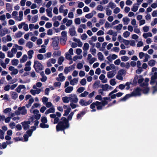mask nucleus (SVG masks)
I'll return each instance as SVG.
<instances>
[{
    "label": "nucleus",
    "instance_id": "f257e3e1",
    "mask_svg": "<svg viewBox=\"0 0 157 157\" xmlns=\"http://www.w3.org/2000/svg\"><path fill=\"white\" fill-rule=\"evenodd\" d=\"M74 114L73 112H71L68 116L67 119L65 117L61 118V121L58 123L56 126L57 131L64 130L69 128V124L68 121H70L71 120Z\"/></svg>",
    "mask_w": 157,
    "mask_h": 157
},
{
    "label": "nucleus",
    "instance_id": "f03ea898",
    "mask_svg": "<svg viewBox=\"0 0 157 157\" xmlns=\"http://www.w3.org/2000/svg\"><path fill=\"white\" fill-rule=\"evenodd\" d=\"M157 68L153 67L152 68V76L151 78L150 82L151 84L153 85L155 84V86L154 87V90L153 94H155L157 91V72H156Z\"/></svg>",
    "mask_w": 157,
    "mask_h": 157
},
{
    "label": "nucleus",
    "instance_id": "7ed1b4c3",
    "mask_svg": "<svg viewBox=\"0 0 157 157\" xmlns=\"http://www.w3.org/2000/svg\"><path fill=\"white\" fill-rule=\"evenodd\" d=\"M141 89L139 88H137L134 90L131 94H127L123 98H121L120 99V101H124L131 97L140 96L141 95Z\"/></svg>",
    "mask_w": 157,
    "mask_h": 157
},
{
    "label": "nucleus",
    "instance_id": "20e7f679",
    "mask_svg": "<svg viewBox=\"0 0 157 157\" xmlns=\"http://www.w3.org/2000/svg\"><path fill=\"white\" fill-rule=\"evenodd\" d=\"M149 81V78H145L144 82L140 84V86L142 88L143 92L144 94H147L149 90V89L147 87L148 85V82Z\"/></svg>",
    "mask_w": 157,
    "mask_h": 157
},
{
    "label": "nucleus",
    "instance_id": "39448f33",
    "mask_svg": "<svg viewBox=\"0 0 157 157\" xmlns=\"http://www.w3.org/2000/svg\"><path fill=\"white\" fill-rule=\"evenodd\" d=\"M31 129L28 130L26 133L24 135V140L25 141H28L29 137L32 136L33 132L35 130L36 128V126H34L31 127Z\"/></svg>",
    "mask_w": 157,
    "mask_h": 157
},
{
    "label": "nucleus",
    "instance_id": "423d86ee",
    "mask_svg": "<svg viewBox=\"0 0 157 157\" xmlns=\"http://www.w3.org/2000/svg\"><path fill=\"white\" fill-rule=\"evenodd\" d=\"M33 67L36 72H38L42 70L43 68V65L37 60L34 61Z\"/></svg>",
    "mask_w": 157,
    "mask_h": 157
},
{
    "label": "nucleus",
    "instance_id": "0eeeda50",
    "mask_svg": "<svg viewBox=\"0 0 157 157\" xmlns=\"http://www.w3.org/2000/svg\"><path fill=\"white\" fill-rule=\"evenodd\" d=\"M53 40L52 46L55 50H58L59 49L58 44L59 43V39L57 37H55L52 38Z\"/></svg>",
    "mask_w": 157,
    "mask_h": 157
},
{
    "label": "nucleus",
    "instance_id": "6e6552de",
    "mask_svg": "<svg viewBox=\"0 0 157 157\" xmlns=\"http://www.w3.org/2000/svg\"><path fill=\"white\" fill-rule=\"evenodd\" d=\"M125 75V71L123 70H121L118 71L116 78L118 80H122L123 79V77Z\"/></svg>",
    "mask_w": 157,
    "mask_h": 157
},
{
    "label": "nucleus",
    "instance_id": "1a4fd4ad",
    "mask_svg": "<svg viewBox=\"0 0 157 157\" xmlns=\"http://www.w3.org/2000/svg\"><path fill=\"white\" fill-rule=\"evenodd\" d=\"M144 81V78L142 75L136 76L134 79L133 82L135 83L138 82V83H141Z\"/></svg>",
    "mask_w": 157,
    "mask_h": 157
},
{
    "label": "nucleus",
    "instance_id": "9d476101",
    "mask_svg": "<svg viewBox=\"0 0 157 157\" xmlns=\"http://www.w3.org/2000/svg\"><path fill=\"white\" fill-rule=\"evenodd\" d=\"M69 97L71 102L76 103L78 102V99L76 94H71Z\"/></svg>",
    "mask_w": 157,
    "mask_h": 157
},
{
    "label": "nucleus",
    "instance_id": "9b49d317",
    "mask_svg": "<svg viewBox=\"0 0 157 157\" xmlns=\"http://www.w3.org/2000/svg\"><path fill=\"white\" fill-rule=\"evenodd\" d=\"M92 102V101L91 99L88 101H86L83 99H81L79 101V103L82 106H86L90 104Z\"/></svg>",
    "mask_w": 157,
    "mask_h": 157
},
{
    "label": "nucleus",
    "instance_id": "f8f14e48",
    "mask_svg": "<svg viewBox=\"0 0 157 157\" xmlns=\"http://www.w3.org/2000/svg\"><path fill=\"white\" fill-rule=\"evenodd\" d=\"M21 124L24 129L27 130L29 127V124H32L29 119V121L22 122L21 123Z\"/></svg>",
    "mask_w": 157,
    "mask_h": 157
},
{
    "label": "nucleus",
    "instance_id": "ddd939ff",
    "mask_svg": "<svg viewBox=\"0 0 157 157\" xmlns=\"http://www.w3.org/2000/svg\"><path fill=\"white\" fill-rule=\"evenodd\" d=\"M9 70L11 71V75H15L17 74L18 73V71L17 69L12 66H10L9 67Z\"/></svg>",
    "mask_w": 157,
    "mask_h": 157
},
{
    "label": "nucleus",
    "instance_id": "4468645a",
    "mask_svg": "<svg viewBox=\"0 0 157 157\" xmlns=\"http://www.w3.org/2000/svg\"><path fill=\"white\" fill-rule=\"evenodd\" d=\"M65 79V77L63 75V73H61L58 75V77L56 78L57 81L59 82H63Z\"/></svg>",
    "mask_w": 157,
    "mask_h": 157
},
{
    "label": "nucleus",
    "instance_id": "2eb2a0df",
    "mask_svg": "<svg viewBox=\"0 0 157 157\" xmlns=\"http://www.w3.org/2000/svg\"><path fill=\"white\" fill-rule=\"evenodd\" d=\"M56 62V59L53 58L49 59L47 62V66L48 67H50L52 66V64H54Z\"/></svg>",
    "mask_w": 157,
    "mask_h": 157
},
{
    "label": "nucleus",
    "instance_id": "dca6fc26",
    "mask_svg": "<svg viewBox=\"0 0 157 157\" xmlns=\"http://www.w3.org/2000/svg\"><path fill=\"white\" fill-rule=\"evenodd\" d=\"M116 74V73L114 71H109L107 73V77L109 78H112Z\"/></svg>",
    "mask_w": 157,
    "mask_h": 157
},
{
    "label": "nucleus",
    "instance_id": "f3484780",
    "mask_svg": "<svg viewBox=\"0 0 157 157\" xmlns=\"http://www.w3.org/2000/svg\"><path fill=\"white\" fill-rule=\"evenodd\" d=\"M31 64V62L30 61H28L26 63L24 70L26 71H29L31 70V68L30 66Z\"/></svg>",
    "mask_w": 157,
    "mask_h": 157
},
{
    "label": "nucleus",
    "instance_id": "a211bd4d",
    "mask_svg": "<svg viewBox=\"0 0 157 157\" xmlns=\"http://www.w3.org/2000/svg\"><path fill=\"white\" fill-rule=\"evenodd\" d=\"M36 90H31L30 91V93L33 95H35L36 94H39L41 92L40 89H37Z\"/></svg>",
    "mask_w": 157,
    "mask_h": 157
},
{
    "label": "nucleus",
    "instance_id": "6ab92c4d",
    "mask_svg": "<svg viewBox=\"0 0 157 157\" xmlns=\"http://www.w3.org/2000/svg\"><path fill=\"white\" fill-rule=\"evenodd\" d=\"M20 107L18 108V110L15 111V113L10 112L9 114V117H11V118L15 116L16 115H18L19 114Z\"/></svg>",
    "mask_w": 157,
    "mask_h": 157
},
{
    "label": "nucleus",
    "instance_id": "aec40b11",
    "mask_svg": "<svg viewBox=\"0 0 157 157\" xmlns=\"http://www.w3.org/2000/svg\"><path fill=\"white\" fill-rule=\"evenodd\" d=\"M99 79L101 80L103 83H106L107 82V78H105V76L103 74H101L99 77Z\"/></svg>",
    "mask_w": 157,
    "mask_h": 157
},
{
    "label": "nucleus",
    "instance_id": "412c9836",
    "mask_svg": "<svg viewBox=\"0 0 157 157\" xmlns=\"http://www.w3.org/2000/svg\"><path fill=\"white\" fill-rule=\"evenodd\" d=\"M103 99L104 100L101 102L103 107H104L106 105L108 104V102L107 101H111V99L109 97H104L103 98Z\"/></svg>",
    "mask_w": 157,
    "mask_h": 157
},
{
    "label": "nucleus",
    "instance_id": "4be33fe9",
    "mask_svg": "<svg viewBox=\"0 0 157 157\" xmlns=\"http://www.w3.org/2000/svg\"><path fill=\"white\" fill-rule=\"evenodd\" d=\"M69 33L70 35L72 36L75 35L76 33L74 27L73 26L69 30Z\"/></svg>",
    "mask_w": 157,
    "mask_h": 157
},
{
    "label": "nucleus",
    "instance_id": "5701e85b",
    "mask_svg": "<svg viewBox=\"0 0 157 157\" xmlns=\"http://www.w3.org/2000/svg\"><path fill=\"white\" fill-rule=\"evenodd\" d=\"M78 78H74L73 79L70 81V84L73 86L76 85L78 83Z\"/></svg>",
    "mask_w": 157,
    "mask_h": 157
},
{
    "label": "nucleus",
    "instance_id": "b1692460",
    "mask_svg": "<svg viewBox=\"0 0 157 157\" xmlns=\"http://www.w3.org/2000/svg\"><path fill=\"white\" fill-rule=\"evenodd\" d=\"M8 33V29H4L0 30V36H3L7 34Z\"/></svg>",
    "mask_w": 157,
    "mask_h": 157
},
{
    "label": "nucleus",
    "instance_id": "393cba45",
    "mask_svg": "<svg viewBox=\"0 0 157 157\" xmlns=\"http://www.w3.org/2000/svg\"><path fill=\"white\" fill-rule=\"evenodd\" d=\"M55 112V109L54 106H52L48 109L45 112V114L47 115L50 113H53Z\"/></svg>",
    "mask_w": 157,
    "mask_h": 157
},
{
    "label": "nucleus",
    "instance_id": "a878e982",
    "mask_svg": "<svg viewBox=\"0 0 157 157\" xmlns=\"http://www.w3.org/2000/svg\"><path fill=\"white\" fill-rule=\"evenodd\" d=\"M102 88L104 91H108V90L112 89V87L108 84H105L102 86Z\"/></svg>",
    "mask_w": 157,
    "mask_h": 157
},
{
    "label": "nucleus",
    "instance_id": "bb28decb",
    "mask_svg": "<svg viewBox=\"0 0 157 157\" xmlns=\"http://www.w3.org/2000/svg\"><path fill=\"white\" fill-rule=\"evenodd\" d=\"M96 106L98 110L101 109L103 107L101 102L98 101H96Z\"/></svg>",
    "mask_w": 157,
    "mask_h": 157
},
{
    "label": "nucleus",
    "instance_id": "cd10ccee",
    "mask_svg": "<svg viewBox=\"0 0 157 157\" xmlns=\"http://www.w3.org/2000/svg\"><path fill=\"white\" fill-rule=\"evenodd\" d=\"M22 27L26 31H27L29 30L28 25L25 24L24 22H22L20 24V28Z\"/></svg>",
    "mask_w": 157,
    "mask_h": 157
},
{
    "label": "nucleus",
    "instance_id": "c85d7f7f",
    "mask_svg": "<svg viewBox=\"0 0 157 157\" xmlns=\"http://www.w3.org/2000/svg\"><path fill=\"white\" fill-rule=\"evenodd\" d=\"M30 121L31 122V124H32V123L34 122V124L36 126H37L39 124V121H38L37 120L35 119L34 118V117L33 116L31 117L30 118Z\"/></svg>",
    "mask_w": 157,
    "mask_h": 157
},
{
    "label": "nucleus",
    "instance_id": "c756f323",
    "mask_svg": "<svg viewBox=\"0 0 157 157\" xmlns=\"http://www.w3.org/2000/svg\"><path fill=\"white\" fill-rule=\"evenodd\" d=\"M98 59L100 61H103L104 60V56L101 52H99L98 53Z\"/></svg>",
    "mask_w": 157,
    "mask_h": 157
},
{
    "label": "nucleus",
    "instance_id": "7c9ffc66",
    "mask_svg": "<svg viewBox=\"0 0 157 157\" xmlns=\"http://www.w3.org/2000/svg\"><path fill=\"white\" fill-rule=\"evenodd\" d=\"M116 6V5L113 2H110L108 6H107V7L109 8H111L112 9H114Z\"/></svg>",
    "mask_w": 157,
    "mask_h": 157
},
{
    "label": "nucleus",
    "instance_id": "2f4dec72",
    "mask_svg": "<svg viewBox=\"0 0 157 157\" xmlns=\"http://www.w3.org/2000/svg\"><path fill=\"white\" fill-rule=\"evenodd\" d=\"M47 16L50 17H52V10L50 9H48L46 10Z\"/></svg>",
    "mask_w": 157,
    "mask_h": 157
},
{
    "label": "nucleus",
    "instance_id": "473e14b6",
    "mask_svg": "<svg viewBox=\"0 0 157 157\" xmlns=\"http://www.w3.org/2000/svg\"><path fill=\"white\" fill-rule=\"evenodd\" d=\"M73 90L72 86H68L67 87L65 90V92L66 93H71Z\"/></svg>",
    "mask_w": 157,
    "mask_h": 157
},
{
    "label": "nucleus",
    "instance_id": "72a5a7b5",
    "mask_svg": "<svg viewBox=\"0 0 157 157\" xmlns=\"http://www.w3.org/2000/svg\"><path fill=\"white\" fill-rule=\"evenodd\" d=\"M139 7V6L138 4H135L133 5L132 7L131 8V10L132 11L136 12L138 10Z\"/></svg>",
    "mask_w": 157,
    "mask_h": 157
},
{
    "label": "nucleus",
    "instance_id": "f704fd0d",
    "mask_svg": "<svg viewBox=\"0 0 157 157\" xmlns=\"http://www.w3.org/2000/svg\"><path fill=\"white\" fill-rule=\"evenodd\" d=\"M27 113V110L25 109V106H23L21 108H20V114L22 115H25Z\"/></svg>",
    "mask_w": 157,
    "mask_h": 157
},
{
    "label": "nucleus",
    "instance_id": "c9c22d12",
    "mask_svg": "<svg viewBox=\"0 0 157 157\" xmlns=\"http://www.w3.org/2000/svg\"><path fill=\"white\" fill-rule=\"evenodd\" d=\"M130 19L127 17H124L122 19V21L123 22L124 25H128L130 21Z\"/></svg>",
    "mask_w": 157,
    "mask_h": 157
},
{
    "label": "nucleus",
    "instance_id": "e433bc0d",
    "mask_svg": "<svg viewBox=\"0 0 157 157\" xmlns=\"http://www.w3.org/2000/svg\"><path fill=\"white\" fill-rule=\"evenodd\" d=\"M73 40L74 41H75L76 42H77L78 44V46L80 47H81L82 45V42L80 41V39H77L76 38H73Z\"/></svg>",
    "mask_w": 157,
    "mask_h": 157
},
{
    "label": "nucleus",
    "instance_id": "4c0bfd02",
    "mask_svg": "<svg viewBox=\"0 0 157 157\" xmlns=\"http://www.w3.org/2000/svg\"><path fill=\"white\" fill-rule=\"evenodd\" d=\"M85 112L84 111H82L80 113H78L77 115V119L81 120L82 117L85 114Z\"/></svg>",
    "mask_w": 157,
    "mask_h": 157
},
{
    "label": "nucleus",
    "instance_id": "58836bf2",
    "mask_svg": "<svg viewBox=\"0 0 157 157\" xmlns=\"http://www.w3.org/2000/svg\"><path fill=\"white\" fill-rule=\"evenodd\" d=\"M15 47L13 48L11 50V52L14 54L16 53L17 49L19 48V46L15 44L14 46Z\"/></svg>",
    "mask_w": 157,
    "mask_h": 157
},
{
    "label": "nucleus",
    "instance_id": "ea45409f",
    "mask_svg": "<svg viewBox=\"0 0 157 157\" xmlns=\"http://www.w3.org/2000/svg\"><path fill=\"white\" fill-rule=\"evenodd\" d=\"M72 67V66H70L69 67H65L64 70V73L66 74H67L69 72L71 71Z\"/></svg>",
    "mask_w": 157,
    "mask_h": 157
},
{
    "label": "nucleus",
    "instance_id": "a19ab883",
    "mask_svg": "<svg viewBox=\"0 0 157 157\" xmlns=\"http://www.w3.org/2000/svg\"><path fill=\"white\" fill-rule=\"evenodd\" d=\"M62 100L64 103H68L70 101L69 97H63L62 98Z\"/></svg>",
    "mask_w": 157,
    "mask_h": 157
},
{
    "label": "nucleus",
    "instance_id": "79ce46f5",
    "mask_svg": "<svg viewBox=\"0 0 157 157\" xmlns=\"http://www.w3.org/2000/svg\"><path fill=\"white\" fill-rule=\"evenodd\" d=\"M40 126L42 128H48L49 125L48 124H46L45 123H41L40 124Z\"/></svg>",
    "mask_w": 157,
    "mask_h": 157
},
{
    "label": "nucleus",
    "instance_id": "37998d69",
    "mask_svg": "<svg viewBox=\"0 0 157 157\" xmlns=\"http://www.w3.org/2000/svg\"><path fill=\"white\" fill-rule=\"evenodd\" d=\"M123 27V25L121 24H120L114 27L113 29H116L117 31L121 30Z\"/></svg>",
    "mask_w": 157,
    "mask_h": 157
},
{
    "label": "nucleus",
    "instance_id": "c03bdc74",
    "mask_svg": "<svg viewBox=\"0 0 157 157\" xmlns=\"http://www.w3.org/2000/svg\"><path fill=\"white\" fill-rule=\"evenodd\" d=\"M38 17L37 15H36L33 17L31 19V22L33 23L36 22L38 20Z\"/></svg>",
    "mask_w": 157,
    "mask_h": 157
},
{
    "label": "nucleus",
    "instance_id": "a18cd8bd",
    "mask_svg": "<svg viewBox=\"0 0 157 157\" xmlns=\"http://www.w3.org/2000/svg\"><path fill=\"white\" fill-rule=\"evenodd\" d=\"M6 10L9 12L11 11L12 8L10 4L7 3L6 4Z\"/></svg>",
    "mask_w": 157,
    "mask_h": 157
},
{
    "label": "nucleus",
    "instance_id": "49530a36",
    "mask_svg": "<svg viewBox=\"0 0 157 157\" xmlns=\"http://www.w3.org/2000/svg\"><path fill=\"white\" fill-rule=\"evenodd\" d=\"M71 110V108L70 107H67L66 110H64L65 113L63 115L64 116H67L69 114Z\"/></svg>",
    "mask_w": 157,
    "mask_h": 157
},
{
    "label": "nucleus",
    "instance_id": "de8ad7c7",
    "mask_svg": "<svg viewBox=\"0 0 157 157\" xmlns=\"http://www.w3.org/2000/svg\"><path fill=\"white\" fill-rule=\"evenodd\" d=\"M105 12L106 15L108 16L111 15L112 14V10L107 7L105 8Z\"/></svg>",
    "mask_w": 157,
    "mask_h": 157
},
{
    "label": "nucleus",
    "instance_id": "09e8293b",
    "mask_svg": "<svg viewBox=\"0 0 157 157\" xmlns=\"http://www.w3.org/2000/svg\"><path fill=\"white\" fill-rule=\"evenodd\" d=\"M89 48V45L88 43H85L83 47L82 48L84 51H86L88 50Z\"/></svg>",
    "mask_w": 157,
    "mask_h": 157
},
{
    "label": "nucleus",
    "instance_id": "8fccbe9b",
    "mask_svg": "<svg viewBox=\"0 0 157 157\" xmlns=\"http://www.w3.org/2000/svg\"><path fill=\"white\" fill-rule=\"evenodd\" d=\"M143 36L145 38H147L148 37H151L152 35L151 33L148 32L144 33Z\"/></svg>",
    "mask_w": 157,
    "mask_h": 157
},
{
    "label": "nucleus",
    "instance_id": "3c124183",
    "mask_svg": "<svg viewBox=\"0 0 157 157\" xmlns=\"http://www.w3.org/2000/svg\"><path fill=\"white\" fill-rule=\"evenodd\" d=\"M28 55L29 59H31L33 57V55L34 53V51L33 50H30L28 52Z\"/></svg>",
    "mask_w": 157,
    "mask_h": 157
},
{
    "label": "nucleus",
    "instance_id": "603ef678",
    "mask_svg": "<svg viewBox=\"0 0 157 157\" xmlns=\"http://www.w3.org/2000/svg\"><path fill=\"white\" fill-rule=\"evenodd\" d=\"M27 56L26 55H24L23 56L22 58L20 59V62L21 63H24L27 60Z\"/></svg>",
    "mask_w": 157,
    "mask_h": 157
},
{
    "label": "nucleus",
    "instance_id": "864d4df0",
    "mask_svg": "<svg viewBox=\"0 0 157 157\" xmlns=\"http://www.w3.org/2000/svg\"><path fill=\"white\" fill-rule=\"evenodd\" d=\"M64 58L63 56H61L59 58L58 60V64L60 65L62 64L63 62L64 61Z\"/></svg>",
    "mask_w": 157,
    "mask_h": 157
},
{
    "label": "nucleus",
    "instance_id": "5fc2aeb1",
    "mask_svg": "<svg viewBox=\"0 0 157 157\" xmlns=\"http://www.w3.org/2000/svg\"><path fill=\"white\" fill-rule=\"evenodd\" d=\"M155 63V61L153 59L150 60L148 63V64L149 66L151 67L154 66Z\"/></svg>",
    "mask_w": 157,
    "mask_h": 157
},
{
    "label": "nucleus",
    "instance_id": "6e6d98bb",
    "mask_svg": "<svg viewBox=\"0 0 157 157\" xmlns=\"http://www.w3.org/2000/svg\"><path fill=\"white\" fill-rule=\"evenodd\" d=\"M90 51L91 54L94 56L95 55L96 53V50L94 48H91L90 49Z\"/></svg>",
    "mask_w": 157,
    "mask_h": 157
},
{
    "label": "nucleus",
    "instance_id": "4d7b16f0",
    "mask_svg": "<svg viewBox=\"0 0 157 157\" xmlns=\"http://www.w3.org/2000/svg\"><path fill=\"white\" fill-rule=\"evenodd\" d=\"M12 15L13 18L15 19L17 18L18 12L16 11H14L13 12Z\"/></svg>",
    "mask_w": 157,
    "mask_h": 157
},
{
    "label": "nucleus",
    "instance_id": "13d9d810",
    "mask_svg": "<svg viewBox=\"0 0 157 157\" xmlns=\"http://www.w3.org/2000/svg\"><path fill=\"white\" fill-rule=\"evenodd\" d=\"M61 38H67V32L66 31H63L61 33Z\"/></svg>",
    "mask_w": 157,
    "mask_h": 157
},
{
    "label": "nucleus",
    "instance_id": "bf43d9fd",
    "mask_svg": "<svg viewBox=\"0 0 157 157\" xmlns=\"http://www.w3.org/2000/svg\"><path fill=\"white\" fill-rule=\"evenodd\" d=\"M11 110L12 109L11 108H8L3 110V113L5 114L9 113Z\"/></svg>",
    "mask_w": 157,
    "mask_h": 157
},
{
    "label": "nucleus",
    "instance_id": "052dcab7",
    "mask_svg": "<svg viewBox=\"0 0 157 157\" xmlns=\"http://www.w3.org/2000/svg\"><path fill=\"white\" fill-rule=\"evenodd\" d=\"M42 84L40 82H38L36 83V85H34L33 86V88L34 89H36L37 87H40L42 86Z\"/></svg>",
    "mask_w": 157,
    "mask_h": 157
},
{
    "label": "nucleus",
    "instance_id": "680f3d73",
    "mask_svg": "<svg viewBox=\"0 0 157 157\" xmlns=\"http://www.w3.org/2000/svg\"><path fill=\"white\" fill-rule=\"evenodd\" d=\"M12 64L13 66H17L19 63V60L17 59H13L12 61Z\"/></svg>",
    "mask_w": 157,
    "mask_h": 157
},
{
    "label": "nucleus",
    "instance_id": "e2e57ef3",
    "mask_svg": "<svg viewBox=\"0 0 157 157\" xmlns=\"http://www.w3.org/2000/svg\"><path fill=\"white\" fill-rule=\"evenodd\" d=\"M33 42L29 41L26 43V46L29 48H31L33 47Z\"/></svg>",
    "mask_w": 157,
    "mask_h": 157
},
{
    "label": "nucleus",
    "instance_id": "0e129e2a",
    "mask_svg": "<svg viewBox=\"0 0 157 157\" xmlns=\"http://www.w3.org/2000/svg\"><path fill=\"white\" fill-rule=\"evenodd\" d=\"M121 60L123 61L126 62L128 60L129 58L127 56H123L121 57Z\"/></svg>",
    "mask_w": 157,
    "mask_h": 157
},
{
    "label": "nucleus",
    "instance_id": "69168bd1",
    "mask_svg": "<svg viewBox=\"0 0 157 157\" xmlns=\"http://www.w3.org/2000/svg\"><path fill=\"white\" fill-rule=\"evenodd\" d=\"M94 16V14L92 12L86 14L85 17L86 18L90 19L92 18Z\"/></svg>",
    "mask_w": 157,
    "mask_h": 157
},
{
    "label": "nucleus",
    "instance_id": "338daca9",
    "mask_svg": "<svg viewBox=\"0 0 157 157\" xmlns=\"http://www.w3.org/2000/svg\"><path fill=\"white\" fill-rule=\"evenodd\" d=\"M67 40V38H61L60 40L61 44L63 45H64Z\"/></svg>",
    "mask_w": 157,
    "mask_h": 157
},
{
    "label": "nucleus",
    "instance_id": "774afa93",
    "mask_svg": "<svg viewBox=\"0 0 157 157\" xmlns=\"http://www.w3.org/2000/svg\"><path fill=\"white\" fill-rule=\"evenodd\" d=\"M130 33L128 31H126L123 34V36L124 38H127L130 35Z\"/></svg>",
    "mask_w": 157,
    "mask_h": 157
}]
</instances>
